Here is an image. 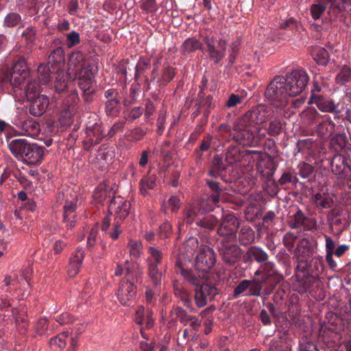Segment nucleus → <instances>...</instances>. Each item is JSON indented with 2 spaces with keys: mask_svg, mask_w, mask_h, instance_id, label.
<instances>
[{
  "mask_svg": "<svg viewBox=\"0 0 351 351\" xmlns=\"http://www.w3.org/2000/svg\"><path fill=\"white\" fill-rule=\"evenodd\" d=\"M348 140L346 135L341 133L335 134L330 139V145L336 152L346 149Z\"/></svg>",
  "mask_w": 351,
  "mask_h": 351,
  "instance_id": "f704fd0d",
  "label": "nucleus"
},
{
  "mask_svg": "<svg viewBox=\"0 0 351 351\" xmlns=\"http://www.w3.org/2000/svg\"><path fill=\"white\" fill-rule=\"evenodd\" d=\"M151 68V58L141 57L135 66L134 80L138 81L145 72Z\"/></svg>",
  "mask_w": 351,
  "mask_h": 351,
  "instance_id": "e433bc0d",
  "label": "nucleus"
},
{
  "mask_svg": "<svg viewBox=\"0 0 351 351\" xmlns=\"http://www.w3.org/2000/svg\"><path fill=\"white\" fill-rule=\"evenodd\" d=\"M285 82L284 76H275L265 90V101L276 108L282 109L286 107L291 97Z\"/></svg>",
  "mask_w": 351,
  "mask_h": 351,
  "instance_id": "7ed1b4c3",
  "label": "nucleus"
},
{
  "mask_svg": "<svg viewBox=\"0 0 351 351\" xmlns=\"http://www.w3.org/2000/svg\"><path fill=\"white\" fill-rule=\"evenodd\" d=\"M78 77V86L82 91H88L93 89V73L92 70L87 72V73H83L82 74H75Z\"/></svg>",
  "mask_w": 351,
  "mask_h": 351,
  "instance_id": "7c9ffc66",
  "label": "nucleus"
},
{
  "mask_svg": "<svg viewBox=\"0 0 351 351\" xmlns=\"http://www.w3.org/2000/svg\"><path fill=\"white\" fill-rule=\"evenodd\" d=\"M215 262L216 256L213 250L207 245L201 246L196 256L197 269L207 272L215 265Z\"/></svg>",
  "mask_w": 351,
  "mask_h": 351,
  "instance_id": "9d476101",
  "label": "nucleus"
},
{
  "mask_svg": "<svg viewBox=\"0 0 351 351\" xmlns=\"http://www.w3.org/2000/svg\"><path fill=\"white\" fill-rule=\"evenodd\" d=\"M32 143L25 138H14L8 142V149L12 156L19 161L25 163L28 149Z\"/></svg>",
  "mask_w": 351,
  "mask_h": 351,
  "instance_id": "f8f14e48",
  "label": "nucleus"
},
{
  "mask_svg": "<svg viewBox=\"0 0 351 351\" xmlns=\"http://www.w3.org/2000/svg\"><path fill=\"white\" fill-rule=\"evenodd\" d=\"M274 114V110L265 104L252 107L235 121L233 130L236 132L232 139L243 146H250L254 139L250 127L265 123Z\"/></svg>",
  "mask_w": 351,
  "mask_h": 351,
  "instance_id": "f257e3e1",
  "label": "nucleus"
},
{
  "mask_svg": "<svg viewBox=\"0 0 351 351\" xmlns=\"http://www.w3.org/2000/svg\"><path fill=\"white\" fill-rule=\"evenodd\" d=\"M172 233V225L168 221H165L159 227L158 237L162 239L169 238Z\"/></svg>",
  "mask_w": 351,
  "mask_h": 351,
  "instance_id": "680f3d73",
  "label": "nucleus"
},
{
  "mask_svg": "<svg viewBox=\"0 0 351 351\" xmlns=\"http://www.w3.org/2000/svg\"><path fill=\"white\" fill-rule=\"evenodd\" d=\"M177 317H178L180 322L184 324H186V323L190 322L191 326L193 328L200 325L199 322H198L197 319L191 315H187L186 311L180 307H177Z\"/></svg>",
  "mask_w": 351,
  "mask_h": 351,
  "instance_id": "37998d69",
  "label": "nucleus"
},
{
  "mask_svg": "<svg viewBox=\"0 0 351 351\" xmlns=\"http://www.w3.org/2000/svg\"><path fill=\"white\" fill-rule=\"evenodd\" d=\"M285 84L291 97H295L305 89L309 77L307 73L300 69L293 70L284 77Z\"/></svg>",
  "mask_w": 351,
  "mask_h": 351,
  "instance_id": "39448f33",
  "label": "nucleus"
},
{
  "mask_svg": "<svg viewBox=\"0 0 351 351\" xmlns=\"http://www.w3.org/2000/svg\"><path fill=\"white\" fill-rule=\"evenodd\" d=\"M121 101L119 98L107 100L106 101V111L108 114H112L118 111Z\"/></svg>",
  "mask_w": 351,
  "mask_h": 351,
  "instance_id": "e2e57ef3",
  "label": "nucleus"
},
{
  "mask_svg": "<svg viewBox=\"0 0 351 351\" xmlns=\"http://www.w3.org/2000/svg\"><path fill=\"white\" fill-rule=\"evenodd\" d=\"M204 43L207 45L210 58L215 63H218L223 57L226 49L225 40H215L213 37H205Z\"/></svg>",
  "mask_w": 351,
  "mask_h": 351,
  "instance_id": "ddd939ff",
  "label": "nucleus"
},
{
  "mask_svg": "<svg viewBox=\"0 0 351 351\" xmlns=\"http://www.w3.org/2000/svg\"><path fill=\"white\" fill-rule=\"evenodd\" d=\"M218 294L217 289L211 285L202 284L195 290V300L196 305L201 308L206 305Z\"/></svg>",
  "mask_w": 351,
  "mask_h": 351,
  "instance_id": "4468645a",
  "label": "nucleus"
},
{
  "mask_svg": "<svg viewBox=\"0 0 351 351\" xmlns=\"http://www.w3.org/2000/svg\"><path fill=\"white\" fill-rule=\"evenodd\" d=\"M267 134L271 136H278L282 131V123L278 120H274L269 123L267 128Z\"/></svg>",
  "mask_w": 351,
  "mask_h": 351,
  "instance_id": "5fc2aeb1",
  "label": "nucleus"
},
{
  "mask_svg": "<svg viewBox=\"0 0 351 351\" xmlns=\"http://www.w3.org/2000/svg\"><path fill=\"white\" fill-rule=\"evenodd\" d=\"M131 204L121 196H113L110 200L107 215L103 219L101 230L113 240L122 232L121 224L129 215Z\"/></svg>",
  "mask_w": 351,
  "mask_h": 351,
  "instance_id": "f03ea898",
  "label": "nucleus"
},
{
  "mask_svg": "<svg viewBox=\"0 0 351 351\" xmlns=\"http://www.w3.org/2000/svg\"><path fill=\"white\" fill-rule=\"evenodd\" d=\"M217 223V220L213 215L206 216L202 219H197L196 221V224L198 226L208 230H213Z\"/></svg>",
  "mask_w": 351,
  "mask_h": 351,
  "instance_id": "8fccbe9b",
  "label": "nucleus"
},
{
  "mask_svg": "<svg viewBox=\"0 0 351 351\" xmlns=\"http://www.w3.org/2000/svg\"><path fill=\"white\" fill-rule=\"evenodd\" d=\"M330 169L332 173L339 178H346L351 171L345 154H335L330 161Z\"/></svg>",
  "mask_w": 351,
  "mask_h": 351,
  "instance_id": "2eb2a0df",
  "label": "nucleus"
},
{
  "mask_svg": "<svg viewBox=\"0 0 351 351\" xmlns=\"http://www.w3.org/2000/svg\"><path fill=\"white\" fill-rule=\"evenodd\" d=\"M175 75L174 68L171 66L167 65L164 68L162 78L160 80V84L163 86L167 85L171 82Z\"/></svg>",
  "mask_w": 351,
  "mask_h": 351,
  "instance_id": "4d7b16f0",
  "label": "nucleus"
},
{
  "mask_svg": "<svg viewBox=\"0 0 351 351\" xmlns=\"http://www.w3.org/2000/svg\"><path fill=\"white\" fill-rule=\"evenodd\" d=\"M65 198V204L63 207V219L62 220V228L67 231L75 227L76 223V209L78 202L77 193L73 190L67 189L58 195V199Z\"/></svg>",
  "mask_w": 351,
  "mask_h": 351,
  "instance_id": "20e7f679",
  "label": "nucleus"
},
{
  "mask_svg": "<svg viewBox=\"0 0 351 351\" xmlns=\"http://www.w3.org/2000/svg\"><path fill=\"white\" fill-rule=\"evenodd\" d=\"M22 130L25 135L36 136L40 132V125L33 119H27L22 123Z\"/></svg>",
  "mask_w": 351,
  "mask_h": 351,
  "instance_id": "58836bf2",
  "label": "nucleus"
},
{
  "mask_svg": "<svg viewBox=\"0 0 351 351\" xmlns=\"http://www.w3.org/2000/svg\"><path fill=\"white\" fill-rule=\"evenodd\" d=\"M69 69L75 74L87 73L93 69V64L86 58L85 54L81 51H73L68 61Z\"/></svg>",
  "mask_w": 351,
  "mask_h": 351,
  "instance_id": "6e6552de",
  "label": "nucleus"
},
{
  "mask_svg": "<svg viewBox=\"0 0 351 351\" xmlns=\"http://www.w3.org/2000/svg\"><path fill=\"white\" fill-rule=\"evenodd\" d=\"M130 255L133 258H139L143 253V244L139 240L130 239L128 244Z\"/></svg>",
  "mask_w": 351,
  "mask_h": 351,
  "instance_id": "c03bdc74",
  "label": "nucleus"
},
{
  "mask_svg": "<svg viewBox=\"0 0 351 351\" xmlns=\"http://www.w3.org/2000/svg\"><path fill=\"white\" fill-rule=\"evenodd\" d=\"M219 253L226 265L232 266L239 261L243 251L238 245L228 244L222 241L221 247L219 248Z\"/></svg>",
  "mask_w": 351,
  "mask_h": 351,
  "instance_id": "1a4fd4ad",
  "label": "nucleus"
},
{
  "mask_svg": "<svg viewBox=\"0 0 351 351\" xmlns=\"http://www.w3.org/2000/svg\"><path fill=\"white\" fill-rule=\"evenodd\" d=\"M84 257L85 252L82 248H77L71 255L68 269V274L70 277L74 278L78 274Z\"/></svg>",
  "mask_w": 351,
  "mask_h": 351,
  "instance_id": "412c9836",
  "label": "nucleus"
},
{
  "mask_svg": "<svg viewBox=\"0 0 351 351\" xmlns=\"http://www.w3.org/2000/svg\"><path fill=\"white\" fill-rule=\"evenodd\" d=\"M307 218L304 216L301 210L298 209L297 212L291 217L289 221V227L291 228H300Z\"/></svg>",
  "mask_w": 351,
  "mask_h": 351,
  "instance_id": "49530a36",
  "label": "nucleus"
},
{
  "mask_svg": "<svg viewBox=\"0 0 351 351\" xmlns=\"http://www.w3.org/2000/svg\"><path fill=\"white\" fill-rule=\"evenodd\" d=\"M29 101V112L34 117H40L46 111L49 105V99L44 95H38Z\"/></svg>",
  "mask_w": 351,
  "mask_h": 351,
  "instance_id": "aec40b11",
  "label": "nucleus"
},
{
  "mask_svg": "<svg viewBox=\"0 0 351 351\" xmlns=\"http://www.w3.org/2000/svg\"><path fill=\"white\" fill-rule=\"evenodd\" d=\"M156 184V176L149 171L140 181V192L145 196L147 190L153 189Z\"/></svg>",
  "mask_w": 351,
  "mask_h": 351,
  "instance_id": "c756f323",
  "label": "nucleus"
},
{
  "mask_svg": "<svg viewBox=\"0 0 351 351\" xmlns=\"http://www.w3.org/2000/svg\"><path fill=\"white\" fill-rule=\"evenodd\" d=\"M309 103L315 104L318 109L323 112L335 114L340 112V110H338V105L335 104L332 99L315 93V90L313 91Z\"/></svg>",
  "mask_w": 351,
  "mask_h": 351,
  "instance_id": "a211bd4d",
  "label": "nucleus"
},
{
  "mask_svg": "<svg viewBox=\"0 0 351 351\" xmlns=\"http://www.w3.org/2000/svg\"><path fill=\"white\" fill-rule=\"evenodd\" d=\"M225 169L226 167L223 165L222 157L219 155L215 156L213 160V167L210 171V174L213 176H217Z\"/></svg>",
  "mask_w": 351,
  "mask_h": 351,
  "instance_id": "864d4df0",
  "label": "nucleus"
},
{
  "mask_svg": "<svg viewBox=\"0 0 351 351\" xmlns=\"http://www.w3.org/2000/svg\"><path fill=\"white\" fill-rule=\"evenodd\" d=\"M333 0H319L316 3L312 4L310 12L312 18L317 20L321 18L329 3H332Z\"/></svg>",
  "mask_w": 351,
  "mask_h": 351,
  "instance_id": "72a5a7b5",
  "label": "nucleus"
},
{
  "mask_svg": "<svg viewBox=\"0 0 351 351\" xmlns=\"http://www.w3.org/2000/svg\"><path fill=\"white\" fill-rule=\"evenodd\" d=\"M311 56L315 61L320 64H326L329 54L323 47H315L311 49Z\"/></svg>",
  "mask_w": 351,
  "mask_h": 351,
  "instance_id": "a19ab883",
  "label": "nucleus"
},
{
  "mask_svg": "<svg viewBox=\"0 0 351 351\" xmlns=\"http://www.w3.org/2000/svg\"><path fill=\"white\" fill-rule=\"evenodd\" d=\"M10 71L14 75V80L18 81L21 86L29 77V71L24 56L18 57Z\"/></svg>",
  "mask_w": 351,
  "mask_h": 351,
  "instance_id": "dca6fc26",
  "label": "nucleus"
},
{
  "mask_svg": "<svg viewBox=\"0 0 351 351\" xmlns=\"http://www.w3.org/2000/svg\"><path fill=\"white\" fill-rule=\"evenodd\" d=\"M80 100L76 90L71 91L64 99L62 104V114L66 119H71L77 112Z\"/></svg>",
  "mask_w": 351,
  "mask_h": 351,
  "instance_id": "6ab92c4d",
  "label": "nucleus"
},
{
  "mask_svg": "<svg viewBox=\"0 0 351 351\" xmlns=\"http://www.w3.org/2000/svg\"><path fill=\"white\" fill-rule=\"evenodd\" d=\"M299 174L303 178H306L310 176V175L313 171V167L310 165L309 164L303 162L299 165Z\"/></svg>",
  "mask_w": 351,
  "mask_h": 351,
  "instance_id": "774afa93",
  "label": "nucleus"
},
{
  "mask_svg": "<svg viewBox=\"0 0 351 351\" xmlns=\"http://www.w3.org/2000/svg\"><path fill=\"white\" fill-rule=\"evenodd\" d=\"M313 200L317 206H320L322 208H329L333 204L332 198L325 193H316L313 197Z\"/></svg>",
  "mask_w": 351,
  "mask_h": 351,
  "instance_id": "79ce46f5",
  "label": "nucleus"
},
{
  "mask_svg": "<svg viewBox=\"0 0 351 351\" xmlns=\"http://www.w3.org/2000/svg\"><path fill=\"white\" fill-rule=\"evenodd\" d=\"M158 265L153 263L152 261L149 263L148 274L150 278L155 286L160 284L161 274L158 271Z\"/></svg>",
  "mask_w": 351,
  "mask_h": 351,
  "instance_id": "603ef678",
  "label": "nucleus"
},
{
  "mask_svg": "<svg viewBox=\"0 0 351 351\" xmlns=\"http://www.w3.org/2000/svg\"><path fill=\"white\" fill-rule=\"evenodd\" d=\"M202 44L197 39L192 38L187 39L183 44V49L186 52H191L197 49H200Z\"/></svg>",
  "mask_w": 351,
  "mask_h": 351,
  "instance_id": "bf43d9fd",
  "label": "nucleus"
},
{
  "mask_svg": "<svg viewBox=\"0 0 351 351\" xmlns=\"http://www.w3.org/2000/svg\"><path fill=\"white\" fill-rule=\"evenodd\" d=\"M177 267H179L180 269V272L182 276L189 282L192 284L194 286H198L200 284V280L199 278L195 276L191 269H184L182 265H180L177 263Z\"/></svg>",
  "mask_w": 351,
  "mask_h": 351,
  "instance_id": "3c124183",
  "label": "nucleus"
},
{
  "mask_svg": "<svg viewBox=\"0 0 351 351\" xmlns=\"http://www.w3.org/2000/svg\"><path fill=\"white\" fill-rule=\"evenodd\" d=\"M336 82L339 84H344L351 80V68L347 65H343L337 75L336 76Z\"/></svg>",
  "mask_w": 351,
  "mask_h": 351,
  "instance_id": "de8ad7c7",
  "label": "nucleus"
},
{
  "mask_svg": "<svg viewBox=\"0 0 351 351\" xmlns=\"http://www.w3.org/2000/svg\"><path fill=\"white\" fill-rule=\"evenodd\" d=\"M25 82V85H24L25 83H23L22 86L18 87L20 89H24L27 100H32L39 95L40 85L35 80H29V78Z\"/></svg>",
  "mask_w": 351,
  "mask_h": 351,
  "instance_id": "cd10ccee",
  "label": "nucleus"
},
{
  "mask_svg": "<svg viewBox=\"0 0 351 351\" xmlns=\"http://www.w3.org/2000/svg\"><path fill=\"white\" fill-rule=\"evenodd\" d=\"M86 134L87 138L91 141L92 145L99 144L105 136L104 127L100 119L97 117L90 119L86 123Z\"/></svg>",
  "mask_w": 351,
  "mask_h": 351,
  "instance_id": "9b49d317",
  "label": "nucleus"
},
{
  "mask_svg": "<svg viewBox=\"0 0 351 351\" xmlns=\"http://www.w3.org/2000/svg\"><path fill=\"white\" fill-rule=\"evenodd\" d=\"M255 238L254 231L250 226H243L241 228L238 239L241 245H247L251 244Z\"/></svg>",
  "mask_w": 351,
  "mask_h": 351,
  "instance_id": "c9c22d12",
  "label": "nucleus"
},
{
  "mask_svg": "<svg viewBox=\"0 0 351 351\" xmlns=\"http://www.w3.org/2000/svg\"><path fill=\"white\" fill-rule=\"evenodd\" d=\"M125 278L126 280H123L119 284L117 296L122 305L129 306L130 302L134 300L136 294V287L134 284L137 282V277L128 269Z\"/></svg>",
  "mask_w": 351,
  "mask_h": 351,
  "instance_id": "423d86ee",
  "label": "nucleus"
},
{
  "mask_svg": "<svg viewBox=\"0 0 351 351\" xmlns=\"http://www.w3.org/2000/svg\"><path fill=\"white\" fill-rule=\"evenodd\" d=\"M145 135V132L141 128H135L132 129L128 134V140L136 142L141 140Z\"/></svg>",
  "mask_w": 351,
  "mask_h": 351,
  "instance_id": "052dcab7",
  "label": "nucleus"
},
{
  "mask_svg": "<svg viewBox=\"0 0 351 351\" xmlns=\"http://www.w3.org/2000/svg\"><path fill=\"white\" fill-rule=\"evenodd\" d=\"M64 62V50L62 47H58L56 49H53L49 57H48V63L51 64V66H56L53 68V71H56L57 69H60V68Z\"/></svg>",
  "mask_w": 351,
  "mask_h": 351,
  "instance_id": "a878e982",
  "label": "nucleus"
},
{
  "mask_svg": "<svg viewBox=\"0 0 351 351\" xmlns=\"http://www.w3.org/2000/svg\"><path fill=\"white\" fill-rule=\"evenodd\" d=\"M335 126V123L329 118L317 124L315 131L319 137L326 139L333 134Z\"/></svg>",
  "mask_w": 351,
  "mask_h": 351,
  "instance_id": "5701e85b",
  "label": "nucleus"
},
{
  "mask_svg": "<svg viewBox=\"0 0 351 351\" xmlns=\"http://www.w3.org/2000/svg\"><path fill=\"white\" fill-rule=\"evenodd\" d=\"M66 45L71 48L78 45L81 42L80 34L75 31H72L66 34Z\"/></svg>",
  "mask_w": 351,
  "mask_h": 351,
  "instance_id": "13d9d810",
  "label": "nucleus"
},
{
  "mask_svg": "<svg viewBox=\"0 0 351 351\" xmlns=\"http://www.w3.org/2000/svg\"><path fill=\"white\" fill-rule=\"evenodd\" d=\"M301 119L304 122L313 124L316 120L320 117L319 113L312 108H308L301 113Z\"/></svg>",
  "mask_w": 351,
  "mask_h": 351,
  "instance_id": "a18cd8bd",
  "label": "nucleus"
},
{
  "mask_svg": "<svg viewBox=\"0 0 351 351\" xmlns=\"http://www.w3.org/2000/svg\"><path fill=\"white\" fill-rule=\"evenodd\" d=\"M113 196H114V193L110 189H107L104 184L98 185L93 195L95 201L99 204H103L108 198L111 199Z\"/></svg>",
  "mask_w": 351,
  "mask_h": 351,
  "instance_id": "c85d7f7f",
  "label": "nucleus"
},
{
  "mask_svg": "<svg viewBox=\"0 0 351 351\" xmlns=\"http://www.w3.org/2000/svg\"><path fill=\"white\" fill-rule=\"evenodd\" d=\"M23 19L20 14L15 12H8L3 21V27L5 28H14L19 25L21 26Z\"/></svg>",
  "mask_w": 351,
  "mask_h": 351,
  "instance_id": "2f4dec72",
  "label": "nucleus"
},
{
  "mask_svg": "<svg viewBox=\"0 0 351 351\" xmlns=\"http://www.w3.org/2000/svg\"><path fill=\"white\" fill-rule=\"evenodd\" d=\"M239 226L238 219L233 215L228 214L222 218L217 233L228 241H233L237 239Z\"/></svg>",
  "mask_w": 351,
  "mask_h": 351,
  "instance_id": "0eeeda50",
  "label": "nucleus"
},
{
  "mask_svg": "<svg viewBox=\"0 0 351 351\" xmlns=\"http://www.w3.org/2000/svg\"><path fill=\"white\" fill-rule=\"evenodd\" d=\"M47 152V150L44 146L39 145L35 143H32L30 147L28 149L27 154L26 157H25V164L28 166L40 165L44 160Z\"/></svg>",
  "mask_w": 351,
  "mask_h": 351,
  "instance_id": "f3484780",
  "label": "nucleus"
},
{
  "mask_svg": "<svg viewBox=\"0 0 351 351\" xmlns=\"http://www.w3.org/2000/svg\"><path fill=\"white\" fill-rule=\"evenodd\" d=\"M198 245L199 242L196 237H189L187 240L185 241V242L180 247V254L190 260V258L193 256L195 250L197 249Z\"/></svg>",
  "mask_w": 351,
  "mask_h": 351,
  "instance_id": "bb28decb",
  "label": "nucleus"
},
{
  "mask_svg": "<svg viewBox=\"0 0 351 351\" xmlns=\"http://www.w3.org/2000/svg\"><path fill=\"white\" fill-rule=\"evenodd\" d=\"M298 182V179L296 177V174L291 171L285 172L278 180V184L281 186L288 183L296 184Z\"/></svg>",
  "mask_w": 351,
  "mask_h": 351,
  "instance_id": "6e6d98bb",
  "label": "nucleus"
},
{
  "mask_svg": "<svg viewBox=\"0 0 351 351\" xmlns=\"http://www.w3.org/2000/svg\"><path fill=\"white\" fill-rule=\"evenodd\" d=\"M245 256L248 261L251 262L254 259L258 263L265 262L269 257L266 252L256 245L250 247L246 251Z\"/></svg>",
  "mask_w": 351,
  "mask_h": 351,
  "instance_id": "393cba45",
  "label": "nucleus"
},
{
  "mask_svg": "<svg viewBox=\"0 0 351 351\" xmlns=\"http://www.w3.org/2000/svg\"><path fill=\"white\" fill-rule=\"evenodd\" d=\"M295 253L301 257H309L313 255V250L307 239L302 238L298 241Z\"/></svg>",
  "mask_w": 351,
  "mask_h": 351,
  "instance_id": "473e14b6",
  "label": "nucleus"
},
{
  "mask_svg": "<svg viewBox=\"0 0 351 351\" xmlns=\"http://www.w3.org/2000/svg\"><path fill=\"white\" fill-rule=\"evenodd\" d=\"M69 82V74L64 70L58 69L56 71V79L54 82V88L56 93H63L68 88Z\"/></svg>",
  "mask_w": 351,
  "mask_h": 351,
  "instance_id": "b1692460",
  "label": "nucleus"
},
{
  "mask_svg": "<svg viewBox=\"0 0 351 351\" xmlns=\"http://www.w3.org/2000/svg\"><path fill=\"white\" fill-rule=\"evenodd\" d=\"M22 37L27 44L32 43L36 39V32L34 28L32 26L27 27L22 32Z\"/></svg>",
  "mask_w": 351,
  "mask_h": 351,
  "instance_id": "338daca9",
  "label": "nucleus"
},
{
  "mask_svg": "<svg viewBox=\"0 0 351 351\" xmlns=\"http://www.w3.org/2000/svg\"><path fill=\"white\" fill-rule=\"evenodd\" d=\"M54 66H52L53 69ZM56 71H51L49 64H40L37 69L38 78L40 83L47 84L51 80V74Z\"/></svg>",
  "mask_w": 351,
  "mask_h": 351,
  "instance_id": "4c0bfd02",
  "label": "nucleus"
},
{
  "mask_svg": "<svg viewBox=\"0 0 351 351\" xmlns=\"http://www.w3.org/2000/svg\"><path fill=\"white\" fill-rule=\"evenodd\" d=\"M248 282L249 293L247 295L259 296L263 289V282L257 278L248 280Z\"/></svg>",
  "mask_w": 351,
  "mask_h": 351,
  "instance_id": "09e8293b",
  "label": "nucleus"
},
{
  "mask_svg": "<svg viewBox=\"0 0 351 351\" xmlns=\"http://www.w3.org/2000/svg\"><path fill=\"white\" fill-rule=\"evenodd\" d=\"M162 209L167 215L173 214L176 210V197L171 196L167 202H164L162 205Z\"/></svg>",
  "mask_w": 351,
  "mask_h": 351,
  "instance_id": "69168bd1",
  "label": "nucleus"
},
{
  "mask_svg": "<svg viewBox=\"0 0 351 351\" xmlns=\"http://www.w3.org/2000/svg\"><path fill=\"white\" fill-rule=\"evenodd\" d=\"M161 154L164 167L167 170L174 163L176 154V143L174 141H166L161 147Z\"/></svg>",
  "mask_w": 351,
  "mask_h": 351,
  "instance_id": "4be33fe9",
  "label": "nucleus"
},
{
  "mask_svg": "<svg viewBox=\"0 0 351 351\" xmlns=\"http://www.w3.org/2000/svg\"><path fill=\"white\" fill-rule=\"evenodd\" d=\"M243 99V96L232 93L226 101V106L228 108L236 107L237 105L242 103Z\"/></svg>",
  "mask_w": 351,
  "mask_h": 351,
  "instance_id": "0e129e2a",
  "label": "nucleus"
},
{
  "mask_svg": "<svg viewBox=\"0 0 351 351\" xmlns=\"http://www.w3.org/2000/svg\"><path fill=\"white\" fill-rule=\"evenodd\" d=\"M14 75L10 70L2 71L0 72V86L3 88L12 86L14 88L21 86L18 81L14 80Z\"/></svg>",
  "mask_w": 351,
  "mask_h": 351,
  "instance_id": "ea45409f",
  "label": "nucleus"
}]
</instances>
